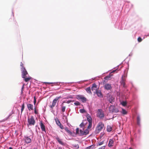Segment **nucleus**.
Listing matches in <instances>:
<instances>
[{
  "label": "nucleus",
  "instance_id": "nucleus-1",
  "mask_svg": "<svg viewBox=\"0 0 149 149\" xmlns=\"http://www.w3.org/2000/svg\"><path fill=\"white\" fill-rule=\"evenodd\" d=\"M104 127V124L102 122L99 123L96 127L95 132L96 133H99L102 129Z\"/></svg>",
  "mask_w": 149,
  "mask_h": 149
},
{
  "label": "nucleus",
  "instance_id": "nucleus-2",
  "mask_svg": "<svg viewBox=\"0 0 149 149\" xmlns=\"http://www.w3.org/2000/svg\"><path fill=\"white\" fill-rule=\"evenodd\" d=\"M27 125H34L35 123V121L34 119V118L33 116H31L30 118H28V119Z\"/></svg>",
  "mask_w": 149,
  "mask_h": 149
},
{
  "label": "nucleus",
  "instance_id": "nucleus-3",
  "mask_svg": "<svg viewBox=\"0 0 149 149\" xmlns=\"http://www.w3.org/2000/svg\"><path fill=\"white\" fill-rule=\"evenodd\" d=\"M21 70L22 72V78H25L26 77V75L28 74V72L25 68H22Z\"/></svg>",
  "mask_w": 149,
  "mask_h": 149
},
{
  "label": "nucleus",
  "instance_id": "nucleus-4",
  "mask_svg": "<svg viewBox=\"0 0 149 149\" xmlns=\"http://www.w3.org/2000/svg\"><path fill=\"white\" fill-rule=\"evenodd\" d=\"M61 98V97L60 96L58 97H56L55 98L53 101L52 105L50 106V107L52 109H53V108L55 106L57 102V101L58 100Z\"/></svg>",
  "mask_w": 149,
  "mask_h": 149
},
{
  "label": "nucleus",
  "instance_id": "nucleus-5",
  "mask_svg": "<svg viewBox=\"0 0 149 149\" xmlns=\"http://www.w3.org/2000/svg\"><path fill=\"white\" fill-rule=\"evenodd\" d=\"M77 98L79 100H81L83 102H85L87 101V99L81 95H77Z\"/></svg>",
  "mask_w": 149,
  "mask_h": 149
},
{
  "label": "nucleus",
  "instance_id": "nucleus-6",
  "mask_svg": "<svg viewBox=\"0 0 149 149\" xmlns=\"http://www.w3.org/2000/svg\"><path fill=\"white\" fill-rule=\"evenodd\" d=\"M97 116L100 118H102L104 116V114L101 110L99 109L97 114Z\"/></svg>",
  "mask_w": 149,
  "mask_h": 149
},
{
  "label": "nucleus",
  "instance_id": "nucleus-7",
  "mask_svg": "<svg viewBox=\"0 0 149 149\" xmlns=\"http://www.w3.org/2000/svg\"><path fill=\"white\" fill-rule=\"evenodd\" d=\"M24 141L25 143L27 144L31 143V139L29 136H24Z\"/></svg>",
  "mask_w": 149,
  "mask_h": 149
},
{
  "label": "nucleus",
  "instance_id": "nucleus-8",
  "mask_svg": "<svg viewBox=\"0 0 149 149\" xmlns=\"http://www.w3.org/2000/svg\"><path fill=\"white\" fill-rule=\"evenodd\" d=\"M125 76L123 75L121 77V80L120 81L121 84L124 87H125Z\"/></svg>",
  "mask_w": 149,
  "mask_h": 149
},
{
  "label": "nucleus",
  "instance_id": "nucleus-9",
  "mask_svg": "<svg viewBox=\"0 0 149 149\" xmlns=\"http://www.w3.org/2000/svg\"><path fill=\"white\" fill-rule=\"evenodd\" d=\"M27 106L29 111L33 110V104H28L27 105Z\"/></svg>",
  "mask_w": 149,
  "mask_h": 149
},
{
  "label": "nucleus",
  "instance_id": "nucleus-10",
  "mask_svg": "<svg viewBox=\"0 0 149 149\" xmlns=\"http://www.w3.org/2000/svg\"><path fill=\"white\" fill-rule=\"evenodd\" d=\"M105 88L108 90H110L111 88V84H107L104 85Z\"/></svg>",
  "mask_w": 149,
  "mask_h": 149
},
{
  "label": "nucleus",
  "instance_id": "nucleus-11",
  "mask_svg": "<svg viewBox=\"0 0 149 149\" xmlns=\"http://www.w3.org/2000/svg\"><path fill=\"white\" fill-rule=\"evenodd\" d=\"M96 93L98 97H103L102 94L100 91L98 90L96 91Z\"/></svg>",
  "mask_w": 149,
  "mask_h": 149
},
{
  "label": "nucleus",
  "instance_id": "nucleus-12",
  "mask_svg": "<svg viewBox=\"0 0 149 149\" xmlns=\"http://www.w3.org/2000/svg\"><path fill=\"white\" fill-rule=\"evenodd\" d=\"M40 126L41 128L42 131H45V132H46L45 126L41 122L40 123Z\"/></svg>",
  "mask_w": 149,
  "mask_h": 149
},
{
  "label": "nucleus",
  "instance_id": "nucleus-13",
  "mask_svg": "<svg viewBox=\"0 0 149 149\" xmlns=\"http://www.w3.org/2000/svg\"><path fill=\"white\" fill-rule=\"evenodd\" d=\"M113 143L114 141L113 139H110L108 144V146L110 147L113 146Z\"/></svg>",
  "mask_w": 149,
  "mask_h": 149
},
{
  "label": "nucleus",
  "instance_id": "nucleus-14",
  "mask_svg": "<svg viewBox=\"0 0 149 149\" xmlns=\"http://www.w3.org/2000/svg\"><path fill=\"white\" fill-rule=\"evenodd\" d=\"M65 102H63L61 105V107L62 108V111L63 112H64L65 111L66 108V106L64 105V103H65Z\"/></svg>",
  "mask_w": 149,
  "mask_h": 149
},
{
  "label": "nucleus",
  "instance_id": "nucleus-15",
  "mask_svg": "<svg viewBox=\"0 0 149 149\" xmlns=\"http://www.w3.org/2000/svg\"><path fill=\"white\" fill-rule=\"evenodd\" d=\"M97 86L96 85L95 83H94L92 84V86L91 87V89L92 91H97Z\"/></svg>",
  "mask_w": 149,
  "mask_h": 149
},
{
  "label": "nucleus",
  "instance_id": "nucleus-16",
  "mask_svg": "<svg viewBox=\"0 0 149 149\" xmlns=\"http://www.w3.org/2000/svg\"><path fill=\"white\" fill-rule=\"evenodd\" d=\"M56 139L57 140L58 142L60 144L63 145H64L63 143L61 141V139L58 137V136L56 137Z\"/></svg>",
  "mask_w": 149,
  "mask_h": 149
},
{
  "label": "nucleus",
  "instance_id": "nucleus-17",
  "mask_svg": "<svg viewBox=\"0 0 149 149\" xmlns=\"http://www.w3.org/2000/svg\"><path fill=\"white\" fill-rule=\"evenodd\" d=\"M108 99L109 102L111 103L114 101V98L112 96H109Z\"/></svg>",
  "mask_w": 149,
  "mask_h": 149
},
{
  "label": "nucleus",
  "instance_id": "nucleus-18",
  "mask_svg": "<svg viewBox=\"0 0 149 149\" xmlns=\"http://www.w3.org/2000/svg\"><path fill=\"white\" fill-rule=\"evenodd\" d=\"M65 131L67 132L69 134H70V135H72V132L69 130L68 128L67 127H65L64 128Z\"/></svg>",
  "mask_w": 149,
  "mask_h": 149
},
{
  "label": "nucleus",
  "instance_id": "nucleus-19",
  "mask_svg": "<svg viewBox=\"0 0 149 149\" xmlns=\"http://www.w3.org/2000/svg\"><path fill=\"white\" fill-rule=\"evenodd\" d=\"M89 131L88 129L85 130L84 131V135H86L88 134L89 133Z\"/></svg>",
  "mask_w": 149,
  "mask_h": 149
},
{
  "label": "nucleus",
  "instance_id": "nucleus-20",
  "mask_svg": "<svg viewBox=\"0 0 149 149\" xmlns=\"http://www.w3.org/2000/svg\"><path fill=\"white\" fill-rule=\"evenodd\" d=\"M107 130L108 132H111L112 130V127L110 125H108L107 127Z\"/></svg>",
  "mask_w": 149,
  "mask_h": 149
},
{
  "label": "nucleus",
  "instance_id": "nucleus-21",
  "mask_svg": "<svg viewBox=\"0 0 149 149\" xmlns=\"http://www.w3.org/2000/svg\"><path fill=\"white\" fill-rule=\"evenodd\" d=\"M137 123L138 125H140V119L139 116H138L137 118Z\"/></svg>",
  "mask_w": 149,
  "mask_h": 149
},
{
  "label": "nucleus",
  "instance_id": "nucleus-22",
  "mask_svg": "<svg viewBox=\"0 0 149 149\" xmlns=\"http://www.w3.org/2000/svg\"><path fill=\"white\" fill-rule=\"evenodd\" d=\"M23 78L24 79V81L26 82H27L29 81L31 79V78L30 77L27 78H26V77H25V78Z\"/></svg>",
  "mask_w": 149,
  "mask_h": 149
},
{
  "label": "nucleus",
  "instance_id": "nucleus-23",
  "mask_svg": "<svg viewBox=\"0 0 149 149\" xmlns=\"http://www.w3.org/2000/svg\"><path fill=\"white\" fill-rule=\"evenodd\" d=\"M87 119L89 123H92V120L90 116H88L87 117Z\"/></svg>",
  "mask_w": 149,
  "mask_h": 149
},
{
  "label": "nucleus",
  "instance_id": "nucleus-24",
  "mask_svg": "<svg viewBox=\"0 0 149 149\" xmlns=\"http://www.w3.org/2000/svg\"><path fill=\"white\" fill-rule=\"evenodd\" d=\"M86 91L87 92L90 93L91 94H92V93L91 91V88L90 87H88L86 88Z\"/></svg>",
  "mask_w": 149,
  "mask_h": 149
},
{
  "label": "nucleus",
  "instance_id": "nucleus-25",
  "mask_svg": "<svg viewBox=\"0 0 149 149\" xmlns=\"http://www.w3.org/2000/svg\"><path fill=\"white\" fill-rule=\"evenodd\" d=\"M55 121L56 123V124L58 126L59 125H60V124H61L60 121L58 120V118L56 119Z\"/></svg>",
  "mask_w": 149,
  "mask_h": 149
},
{
  "label": "nucleus",
  "instance_id": "nucleus-26",
  "mask_svg": "<svg viewBox=\"0 0 149 149\" xmlns=\"http://www.w3.org/2000/svg\"><path fill=\"white\" fill-rule=\"evenodd\" d=\"M121 104L123 106H126L127 103L126 101H123L121 103Z\"/></svg>",
  "mask_w": 149,
  "mask_h": 149
},
{
  "label": "nucleus",
  "instance_id": "nucleus-27",
  "mask_svg": "<svg viewBox=\"0 0 149 149\" xmlns=\"http://www.w3.org/2000/svg\"><path fill=\"white\" fill-rule=\"evenodd\" d=\"M92 126V123H89L87 127V129H90Z\"/></svg>",
  "mask_w": 149,
  "mask_h": 149
},
{
  "label": "nucleus",
  "instance_id": "nucleus-28",
  "mask_svg": "<svg viewBox=\"0 0 149 149\" xmlns=\"http://www.w3.org/2000/svg\"><path fill=\"white\" fill-rule=\"evenodd\" d=\"M122 113L123 114H127V112L124 109H122Z\"/></svg>",
  "mask_w": 149,
  "mask_h": 149
},
{
  "label": "nucleus",
  "instance_id": "nucleus-29",
  "mask_svg": "<svg viewBox=\"0 0 149 149\" xmlns=\"http://www.w3.org/2000/svg\"><path fill=\"white\" fill-rule=\"evenodd\" d=\"M24 103L22 105V108H21V113H22V111L24 110Z\"/></svg>",
  "mask_w": 149,
  "mask_h": 149
},
{
  "label": "nucleus",
  "instance_id": "nucleus-30",
  "mask_svg": "<svg viewBox=\"0 0 149 149\" xmlns=\"http://www.w3.org/2000/svg\"><path fill=\"white\" fill-rule=\"evenodd\" d=\"M94 146L93 145L91 146L86 148V149H93Z\"/></svg>",
  "mask_w": 149,
  "mask_h": 149
},
{
  "label": "nucleus",
  "instance_id": "nucleus-31",
  "mask_svg": "<svg viewBox=\"0 0 149 149\" xmlns=\"http://www.w3.org/2000/svg\"><path fill=\"white\" fill-rule=\"evenodd\" d=\"M84 131L82 130H79V134L80 135L83 136L84 135Z\"/></svg>",
  "mask_w": 149,
  "mask_h": 149
},
{
  "label": "nucleus",
  "instance_id": "nucleus-32",
  "mask_svg": "<svg viewBox=\"0 0 149 149\" xmlns=\"http://www.w3.org/2000/svg\"><path fill=\"white\" fill-rule=\"evenodd\" d=\"M104 141H102L101 142H99L97 145V146H101L102 144H103L104 143Z\"/></svg>",
  "mask_w": 149,
  "mask_h": 149
},
{
  "label": "nucleus",
  "instance_id": "nucleus-33",
  "mask_svg": "<svg viewBox=\"0 0 149 149\" xmlns=\"http://www.w3.org/2000/svg\"><path fill=\"white\" fill-rule=\"evenodd\" d=\"M111 77L110 76H106L104 77V79L105 80H109L111 78Z\"/></svg>",
  "mask_w": 149,
  "mask_h": 149
},
{
  "label": "nucleus",
  "instance_id": "nucleus-34",
  "mask_svg": "<svg viewBox=\"0 0 149 149\" xmlns=\"http://www.w3.org/2000/svg\"><path fill=\"white\" fill-rule=\"evenodd\" d=\"M74 104L76 106H78L80 105V103L78 101H76L74 103Z\"/></svg>",
  "mask_w": 149,
  "mask_h": 149
},
{
  "label": "nucleus",
  "instance_id": "nucleus-35",
  "mask_svg": "<svg viewBox=\"0 0 149 149\" xmlns=\"http://www.w3.org/2000/svg\"><path fill=\"white\" fill-rule=\"evenodd\" d=\"M84 125V123L82 122L80 125V127L81 128L83 127Z\"/></svg>",
  "mask_w": 149,
  "mask_h": 149
},
{
  "label": "nucleus",
  "instance_id": "nucleus-36",
  "mask_svg": "<svg viewBox=\"0 0 149 149\" xmlns=\"http://www.w3.org/2000/svg\"><path fill=\"white\" fill-rule=\"evenodd\" d=\"M80 112L81 113H84L85 112V111L83 109H81L80 110Z\"/></svg>",
  "mask_w": 149,
  "mask_h": 149
},
{
  "label": "nucleus",
  "instance_id": "nucleus-37",
  "mask_svg": "<svg viewBox=\"0 0 149 149\" xmlns=\"http://www.w3.org/2000/svg\"><path fill=\"white\" fill-rule=\"evenodd\" d=\"M58 126H59L60 128L61 129H63L64 128L63 126L61 124L60 125H59Z\"/></svg>",
  "mask_w": 149,
  "mask_h": 149
},
{
  "label": "nucleus",
  "instance_id": "nucleus-38",
  "mask_svg": "<svg viewBox=\"0 0 149 149\" xmlns=\"http://www.w3.org/2000/svg\"><path fill=\"white\" fill-rule=\"evenodd\" d=\"M137 40H138V41L139 42H141L142 41V39L140 37H139L138 38V39Z\"/></svg>",
  "mask_w": 149,
  "mask_h": 149
},
{
  "label": "nucleus",
  "instance_id": "nucleus-39",
  "mask_svg": "<svg viewBox=\"0 0 149 149\" xmlns=\"http://www.w3.org/2000/svg\"><path fill=\"white\" fill-rule=\"evenodd\" d=\"M73 146L74 147H75L77 148H79V146L78 144L74 145Z\"/></svg>",
  "mask_w": 149,
  "mask_h": 149
},
{
  "label": "nucleus",
  "instance_id": "nucleus-40",
  "mask_svg": "<svg viewBox=\"0 0 149 149\" xmlns=\"http://www.w3.org/2000/svg\"><path fill=\"white\" fill-rule=\"evenodd\" d=\"M79 128H77L76 129V134H79Z\"/></svg>",
  "mask_w": 149,
  "mask_h": 149
},
{
  "label": "nucleus",
  "instance_id": "nucleus-41",
  "mask_svg": "<svg viewBox=\"0 0 149 149\" xmlns=\"http://www.w3.org/2000/svg\"><path fill=\"white\" fill-rule=\"evenodd\" d=\"M34 100L33 102H34V104L35 105L36 104V97L35 96H34Z\"/></svg>",
  "mask_w": 149,
  "mask_h": 149
},
{
  "label": "nucleus",
  "instance_id": "nucleus-42",
  "mask_svg": "<svg viewBox=\"0 0 149 149\" xmlns=\"http://www.w3.org/2000/svg\"><path fill=\"white\" fill-rule=\"evenodd\" d=\"M34 113H35L36 114H37L38 113V112L36 111V108L35 107V108H34Z\"/></svg>",
  "mask_w": 149,
  "mask_h": 149
},
{
  "label": "nucleus",
  "instance_id": "nucleus-43",
  "mask_svg": "<svg viewBox=\"0 0 149 149\" xmlns=\"http://www.w3.org/2000/svg\"><path fill=\"white\" fill-rule=\"evenodd\" d=\"M105 148V146H103L98 148V149H104Z\"/></svg>",
  "mask_w": 149,
  "mask_h": 149
},
{
  "label": "nucleus",
  "instance_id": "nucleus-44",
  "mask_svg": "<svg viewBox=\"0 0 149 149\" xmlns=\"http://www.w3.org/2000/svg\"><path fill=\"white\" fill-rule=\"evenodd\" d=\"M24 84H23V86L22 88V91H21L22 93H23V90L24 88Z\"/></svg>",
  "mask_w": 149,
  "mask_h": 149
},
{
  "label": "nucleus",
  "instance_id": "nucleus-45",
  "mask_svg": "<svg viewBox=\"0 0 149 149\" xmlns=\"http://www.w3.org/2000/svg\"><path fill=\"white\" fill-rule=\"evenodd\" d=\"M72 102V100H69L67 102H67V103L69 104V103H70L71 102Z\"/></svg>",
  "mask_w": 149,
  "mask_h": 149
},
{
  "label": "nucleus",
  "instance_id": "nucleus-46",
  "mask_svg": "<svg viewBox=\"0 0 149 149\" xmlns=\"http://www.w3.org/2000/svg\"><path fill=\"white\" fill-rule=\"evenodd\" d=\"M20 65L22 67V68H24L23 66V64L22 62L21 63Z\"/></svg>",
  "mask_w": 149,
  "mask_h": 149
},
{
  "label": "nucleus",
  "instance_id": "nucleus-47",
  "mask_svg": "<svg viewBox=\"0 0 149 149\" xmlns=\"http://www.w3.org/2000/svg\"><path fill=\"white\" fill-rule=\"evenodd\" d=\"M72 98V96L71 95H70L68 97H67V98L68 99L69 98Z\"/></svg>",
  "mask_w": 149,
  "mask_h": 149
},
{
  "label": "nucleus",
  "instance_id": "nucleus-48",
  "mask_svg": "<svg viewBox=\"0 0 149 149\" xmlns=\"http://www.w3.org/2000/svg\"><path fill=\"white\" fill-rule=\"evenodd\" d=\"M5 121V120H3L0 121V123L4 122Z\"/></svg>",
  "mask_w": 149,
  "mask_h": 149
},
{
  "label": "nucleus",
  "instance_id": "nucleus-49",
  "mask_svg": "<svg viewBox=\"0 0 149 149\" xmlns=\"http://www.w3.org/2000/svg\"><path fill=\"white\" fill-rule=\"evenodd\" d=\"M47 83L48 84H52V83Z\"/></svg>",
  "mask_w": 149,
  "mask_h": 149
},
{
  "label": "nucleus",
  "instance_id": "nucleus-50",
  "mask_svg": "<svg viewBox=\"0 0 149 149\" xmlns=\"http://www.w3.org/2000/svg\"><path fill=\"white\" fill-rule=\"evenodd\" d=\"M9 149H13V148L11 147H10L9 148Z\"/></svg>",
  "mask_w": 149,
  "mask_h": 149
},
{
  "label": "nucleus",
  "instance_id": "nucleus-51",
  "mask_svg": "<svg viewBox=\"0 0 149 149\" xmlns=\"http://www.w3.org/2000/svg\"><path fill=\"white\" fill-rule=\"evenodd\" d=\"M129 149H132V148H130Z\"/></svg>",
  "mask_w": 149,
  "mask_h": 149
},
{
  "label": "nucleus",
  "instance_id": "nucleus-52",
  "mask_svg": "<svg viewBox=\"0 0 149 149\" xmlns=\"http://www.w3.org/2000/svg\"><path fill=\"white\" fill-rule=\"evenodd\" d=\"M115 71V70H113V72H114Z\"/></svg>",
  "mask_w": 149,
  "mask_h": 149
}]
</instances>
